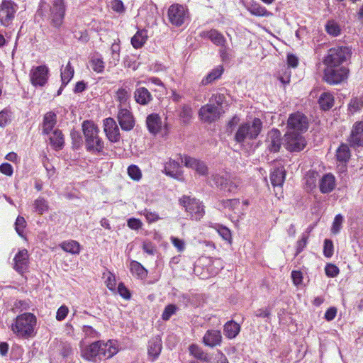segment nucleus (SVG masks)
Wrapping results in <instances>:
<instances>
[{
    "label": "nucleus",
    "mask_w": 363,
    "mask_h": 363,
    "mask_svg": "<svg viewBox=\"0 0 363 363\" xmlns=\"http://www.w3.org/2000/svg\"><path fill=\"white\" fill-rule=\"evenodd\" d=\"M82 130L85 138L86 151L94 154H102L104 143L99 136V129L91 121H84L82 123Z\"/></svg>",
    "instance_id": "1"
},
{
    "label": "nucleus",
    "mask_w": 363,
    "mask_h": 363,
    "mask_svg": "<svg viewBox=\"0 0 363 363\" xmlns=\"http://www.w3.org/2000/svg\"><path fill=\"white\" fill-rule=\"evenodd\" d=\"M36 323V317L33 313H24L16 318L11 330L19 337L28 338L34 336Z\"/></svg>",
    "instance_id": "2"
},
{
    "label": "nucleus",
    "mask_w": 363,
    "mask_h": 363,
    "mask_svg": "<svg viewBox=\"0 0 363 363\" xmlns=\"http://www.w3.org/2000/svg\"><path fill=\"white\" fill-rule=\"evenodd\" d=\"M262 129V122L258 118H255L251 122L241 123L236 130L234 140L239 144H243L246 140L256 139Z\"/></svg>",
    "instance_id": "3"
},
{
    "label": "nucleus",
    "mask_w": 363,
    "mask_h": 363,
    "mask_svg": "<svg viewBox=\"0 0 363 363\" xmlns=\"http://www.w3.org/2000/svg\"><path fill=\"white\" fill-rule=\"evenodd\" d=\"M352 55L351 49L347 46H337L330 48L324 57L325 66H343L342 64L350 60Z\"/></svg>",
    "instance_id": "4"
},
{
    "label": "nucleus",
    "mask_w": 363,
    "mask_h": 363,
    "mask_svg": "<svg viewBox=\"0 0 363 363\" xmlns=\"http://www.w3.org/2000/svg\"><path fill=\"white\" fill-rule=\"evenodd\" d=\"M214 185L221 191L235 194L237 192L239 182L227 172L216 173L211 175Z\"/></svg>",
    "instance_id": "5"
},
{
    "label": "nucleus",
    "mask_w": 363,
    "mask_h": 363,
    "mask_svg": "<svg viewBox=\"0 0 363 363\" xmlns=\"http://www.w3.org/2000/svg\"><path fill=\"white\" fill-rule=\"evenodd\" d=\"M349 69L345 66H326L323 79L330 85L339 84L347 79Z\"/></svg>",
    "instance_id": "6"
},
{
    "label": "nucleus",
    "mask_w": 363,
    "mask_h": 363,
    "mask_svg": "<svg viewBox=\"0 0 363 363\" xmlns=\"http://www.w3.org/2000/svg\"><path fill=\"white\" fill-rule=\"evenodd\" d=\"M179 203L189 213L191 218L196 220H200L204 215L203 206L199 200L191 198L189 196H183L179 199Z\"/></svg>",
    "instance_id": "7"
},
{
    "label": "nucleus",
    "mask_w": 363,
    "mask_h": 363,
    "mask_svg": "<svg viewBox=\"0 0 363 363\" xmlns=\"http://www.w3.org/2000/svg\"><path fill=\"white\" fill-rule=\"evenodd\" d=\"M288 131L303 133L308 128V118L301 112L290 114L287 121Z\"/></svg>",
    "instance_id": "8"
},
{
    "label": "nucleus",
    "mask_w": 363,
    "mask_h": 363,
    "mask_svg": "<svg viewBox=\"0 0 363 363\" xmlns=\"http://www.w3.org/2000/svg\"><path fill=\"white\" fill-rule=\"evenodd\" d=\"M284 146L291 152H298L304 149L306 140L301 133L287 131L285 135Z\"/></svg>",
    "instance_id": "9"
},
{
    "label": "nucleus",
    "mask_w": 363,
    "mask_h": 363,
    "mask_svg": "<svg viewBox=\"0 0 363 363\" xmlns=\"http://www.w3.org/2000/svg\"><path fill=\"white\" fill-rule=\"evenodd\" d=\"M18 6L11 0H3L0 5V23L7 27L14 19Z\"/></svg>",
    "instance_id": "10"
},
{
    "label": "nucleus",
    "mask_w": 363,
    "mask_h": 363,
    "mask_svg": "<svg viewBox=\"0 0 363 363\" xmlns=\"http://www.w3.org/2000/svg\"><path fill=\"white\" fill-rule=\"evenodd\" d=\"M65 11V0H52V4L50 7V23L52 26L60 29L64 21Z\"/></svg>",
    "instance_id": "11"
},
{
    "label": "nucleus",
    "mask_w": 363,
    "mask_h": 363,
    "mask_svg": "<svg viewBox=\"0 0 363 363\" xmlns=\"http://www.w3.org/2000/svg\"><path fill=\"white\" fill-rule=\"evenodd\" d=\"M167 16L172 25L179 27L185 23L188 17L187 10L183 5L174 4L169 7Z\"/></svg>",
    "instance_id": "12"
},
{
    "label": "nucleus",
    "mask_w": 363,
    "mask_h": 363,
    "mask_svg": "<svg viewBox=\"0 0 363 363\" xmlns=\"http://www.w3.org/2000/svg\"><path fill=\"white\" fill-rule=\"evenodd\" d=\"M223 112L222 107H218L209 103L200 108L199 116L201 121L211 123L218 120Z\"/></svg>",
    "instance_id": "13"
},
{
    "label": "nucleus",
    "mask_w": 363,
    "mask_h": 363,
    "mask_svg": "<svg viewBox=\"0 0 363 363\" xmlns=\"http://www.w3.org/2000/svg\"><path fill=\"white\" fill-rule=\"evenodd\" d=\"M266 150L270 153L279 152L282 145L281 133L277 128L270 130L266 136L264 141Z\"/></svg>",
    "instance_id": "14"
},
{
    "label": "nucleus",
    "mask_w": 363,
    "mask_h": 363,
    "mask_svg": "<svg viewBox=\"0 0 363 363\" xmlns=\"http://www.w3.org/2000/svg\"><path fill=\"white\" fill-rule=\"evenodd\" d=\"M49 69L45 65H40L35 67L30 71V81L35 86H43L48 79Z\"/></svg>",
    "instance_id": "15"
},
{
    "label": "nucleus",
    "mask_w": 363,
    "mask_h": 363,
    "mask_svg": "<svg viewBox=\"0 0 363 363\" xmlns=\"http://www.w3.org/2000/svg\"><path fill=\"white\" fill-rule=\"evenodd\" d=\"M117 118L122 130L129 131L135 125L132 112L127 107H119Z\"/></svg>",
    "instance_id": "16"
},
{
    "label": "nucleus",
    "mask_w": 363,
    "mask_h": 363,
    "mask_svg": "<svg viewBox=\"0 0 363 363\" xmlns=\"http://www.w3.org/2000/svg\"><path fill=\"white\" fill-rule=\"evenodd\" d=\"M104 129L108 140L116 143L120 140V131L116 122L113 118H107L104 120Z\"/></svg>",
    "instance_id": "17"
},
{
    "label": "nucleus",
    "mask_w": 363,
    "mask_h": 363,
    "mask_svg": "<svg viewBox=\"0 0 363 363\" xmlns=\"http://www.w3.org/2000/svg\"><path fill=\"white\" fill-rule=\"evenodd\" d=\"M181 161L186 167L195 170L199 174L202 176L208 174V169L203 161L186 155L184 158L181 157Z\"/></svg>",
    "instance_id": "18"
},
{
    "label": "nucleus",
    "mask_w": 363,
    "mask_h": 363,
    "mask_svg": "<svg viewBox=\"0 0 363 363\" xmlns=\"http://www.w3.org/2000/svg\"><path fill=\"white\" fill-rule=\"evenodd\" d=\"M142 83L138 82L137 86ZM133 97L135 102L141 106H147L153 101V96L151 92L144 86H137L134 93Z\"/></svg>",
    "instance_id": "19"
},
{
    "label": "nucleus",
    "mask_w": 363,
    "mask_h": 363,
    "mask_svg": "<svg viewBox=\"0 0 363 363\" xmlns=\"http://www.w3.org/2000/svg\"><path fill=\"white\" fill-rule=\"evenodd\" d=\"M29 255L28 251H18L13 258V269L23 274L28 269Z\"/></svg>",
    "instance_id": "20"
},
{
    "label": "nucleus",
    "mask_w": 363,
    "mask_h": 363,
    "mask_svg": "<svg viewBox=\"0 0 363 363\" xmlns=\"http://www.w3.org/2000/svg\"><path fill=\"white\" fill-rule=\"evenodd\" d=\"M349 143L352 147H363V121L354 123Z\"/></svg>",
    "instance_id": "21"
},
{
    "label": "nucleus",
    "mask_w": 363,
    "mask_h": 363,
    "mask_svg": "<svg viewBox=\"0 0 363 363\" xmlns=\"http://www.w3.org/2000/svg\"><path fill=\"white\" fill-rule=\"evenodd\" d=\"M200 36L203 38L209 39L214 45L220 47H225L226 39L224 35L216 29L203 30L200 33Z\"/></svg>",
    "instance_id": "22"
},
{
    "label": "nucleus",
    "mask_w": 363,
    "mask_h": 363,
    "mask_svg": "<svg viewBox=\"0 0 363 363\" xmlns=\"http://www.w3.org/2000/svg\"><path fill=\"white\" fill-rule=\"evenodd\" d=\"M162 349V339L159 335L152 337L147 345V353L152 360H155L161 353Z\"/></svg>",
    "instance_id": "23"
},
{
    "label": "nucleus",
    "mask_w": 363,
    "mask_h": 363,
    "mask_svg": "<svg viewBox=\"0 0 363 363\" xmlns=\"http://www.w3.org/2000/svg\"><path fill=\"white\" fill-rule=\"evenodd\" d=\"M246 9L253 16L259 17H268L272 13L256 1L252 0L245 4Z\"/></svg>",
    "instance_id": "24"
},
{
    "label": "nucleus",
    "mask_w": 363,
    "mask_h": 363,
    "mask_svg": "<svg viewBox=\"0 0 363 363\" xmlns=\"http://www.w3.org/2000/svg\"><path fill=\"white\" fill-rule=\"evenodd\" d=\"M164 172L172 178L181 180L182 179V170L180 163L174 160H169L164 164Z\"/></svg>",
    "instance_id": "25"
},
{
    "label": "nucleus",
    "mask_w": 363,
    "mask_h": 363,
    "mask_svg": "<svg viewBox=\"0 0 363 363\" xmlns=\"http://www.w3.org/2000/svg\"><path fill=\"white\" fill-rule=\"evenodd\" d=\"M222 341V335L219 330H208L203 337V342L205 345L214 347L220 345Z\"/></svg>",
    "instance_id": "26"
},
{
    "label": "nucleus",
    "mask_w": 363,
    "mask_h": 363,
    "mask_svg": "<svg viewBox=\"0 0 363 363\" xmlns=\"http://www.w3.org/2000/svg\"><path fill=\"white\" fill-rule=\"evenodd\" d=\"M335 187V177L331 173L324 174L319 181V189L321 193L328 194Z\"/></svg>",
    "instance_id": "27"
},
{
    "label": "nucleus",
    "mask_w": 363,
    "mask_h": 363,
    "mask_svg": "<svg viewBox=\"0 0 363 363\" xmlns=\"http://www.w3.org/2000/svg\"><path fill=\"white\" fill-rule=\"evenodd\" d=\"M286 171L283 165L279 164L270 173L271 183L274 186H281L284 182Z\"/></svg>",
    "instance_id": "28"
},
{
    "label": "nucleus",
    "mask_w": 363,
    "mask_h": 363,
    "mask_svg": "<svg viewBox=\"0 0 363 363\" xmlns=\"http://www.w3.org/2000/svg\"><path fill=\"white\" fill-rule=\"evenodd\" d=\"M162 119L157 113H151L147 116L146 125L149 132L152 135L157 134L162 128Z\"/></svg>",
    "instance_id": "29"
},
{
    "label": "nucleus",
    "mask_w": 363,
    "mask_h": 363,
    "mask_svg": "<svg viewBox=\"0 0 363 363\" xmlns=\"http://www.w3.org/2000/svg\"><path fill=\"white\" fill-rule=\"evenodd\" d=\"M101 344V340L96 341L91 343L84 350H82V357L89 361H94L96 357H99V349H100V345Z\"/></svg>",
    "instance_id": "30"
},
{
    "label": "nucleus",
    "mask_w": 363,
    "mask_h": 363,
    "mask_svg": "<svg viewBox=\"0 0 363 363\" xmlns=\"http://www.w3.org/2000/svg\"><path fill=\"white\" fill-rule=\"evenodd\" d=\"M189 351L191 355L200 361L211 362L212 360V357L207 352H204L202 348L196 344L190 345L189 347Z\"/></svg>",
    "instance_id": "31"
},
{
    "label": "nucleus",
    "mask_w": 363,
    "mask_h": 363,
    "mask_svg": "<svg viewBox=\"0 0 363 363\" xmlns=\"http://www.w3.org/2000/svg\"><path fill=\"white\" fill-rule=\"evenodd\" d=\"M57 123V116L54 112L50 111L45 114L43 122V133L48 135L53 130Z\"/></svg>",
    "instance_id": "32"
},
{
    "label": "nucleus",
    "mask_w": 363,
    "mask_h": 363,
    "mask_svg": "<svg viewBox=\"0 0 363 363\" xmlns=\"http://www.w3.org/2000/svg\"><path fill=\"white\" fill-rule=\"evenodd\" d=\"M325 30L332 37H338L342 33V26L334 19H329L326 21Z\"/></svg>",
    "instance_id": "33"
},
{
    "label": "nucleus",
    "mask_w": 363,
    "mask_h": 363,
    "mask_svg": "<svg viewBox=\"0 0 363 363\" xmlns=\"http://www.w3.org/2000/svg\"><path fill=\"white\" fill-rule=\"evenodd\" d=\"M130 98V91L129 88L121 87L119 88L116 93V99L119 102L118 108L119 107H127L126 105Z\"/></svg>",
    "instance_id": "34"
},
{
    "label": "nucleus",
    "mask_w": 363,
    "mask_h": 363,
    "mask_svg": "<svg viewBox=\"0 0 363 363\" xmlns=\"http://www.w3.org/2000/svg\"><path fill=\"white\" fill-rule=\"evenodd\" d=\"M147 31L145 29L139 30L131 38V44L135 49L141 48L147 40Z\"/></svg>",
    "instance_id": "35"
},
{
    "label": "nucleus",
    "mask_w": 363,
    "mask_h": 363,
    "mask_svg": "<svg viewBox=\"0 0 363 363\" xmlns=\"http://www.w3.org/2000/svg\"><path fill=\"white\" fill-rule=\"evenodd\" d=\"M240 331V325L233 320L227 322L224 325V335L229 339L235 338L238 335Z\"/></svg>",
    "instance_id": "36"
},
{
    "label": "nucleus",
    "mask_w": 363,
    "mask_h": 363,
    "mask_svg": "<svg viewBox=\"0 0 363 363\" xmlns=\"http://www.w3.org/2000/svg\"><path fill=\"white\" fill-rule=\"evenodd\" d=\"M320 107L323 111L330 109L334 104V97L329 92H323L318 99Z\"/></svg>",
    "instance_id": "37"
},
{
    "label": "nucleus",
    "mask_w": 363,
    "mask_h": 363,
    "mask_svg": "<svg viewBox=\"0 0 363 363\" xmlns=\"http://www.w3.org/2000/svg\"><path fill=\"white\" fill-rule=\"evenodd\" d=\"M50 143L55 150H59L64 147L65 141L62 131L56 129L50 138Z\"/></svg>",
    "instance_id": "38"
},
{
    "label": "nucleus",
    "mask_w": 363,
    "mask_h": 363,
    "mask_svg": "<svg viewBox=\"0 0 363 363\" xmlns=\"http://www.w3.org/2000/svg\"><path fill=\"white\" fill-rule=\"evenodd\" d=\"M223 72V67L221 65L213 69L201 81L202 85H207L220 77Z\"/></svg>",
    "instance_id": "39"
},
{
    "label": "nucleus",
    "mask_w": 363,
    "mask_h": 363,
    "mask_svg": "<svg viewBox=\"0 0 363 363\" xmlns=\"http://www.w3.org/2000/svg\"><path fill=\"white\" fill-rule=\"evenodd\" d=\"M350 150L347 145L341 144L336 151L337 161L346 163L350 160Z\"/></svg>",
    "instance_id": "40"
},
{
    "label": "nucleus",
    "mask_w": 363,
    "mask_h": 363,
    "mask_svg": "<svg viewBox=\"0 0 363 363\" xmlns=\"http://www.w3.org/2000/svg\"><path fill=\"white\" fill-rule=\"evenodd\" d=\"M192 108L189 105H182L179 111V116L184 123H188L192 118Z\"/></svg>",
    "instance_id": "41"
},
{
    "label": "nucleus",
    "mask_w": 363,
    "mask_h": 363,
    "mask_svg": "<svg viewBox=\"0 0 363 363\" xmlns=\"http://www.w3.org/2000/svg\"><path fill=\"white\" fill-rule=\"evenodd\" d=\"M74 69L71 66L70 62H68L65 68L62 70L61 69V80L63 82V86H67L69 81L72 79L74 76Z\"/></svg>",
    "instance_id": "42"
},
{
    "label": "nucleus",
    "mask_w": 363,
    "mask_h": 363,
    "mask_svg": "<svg viewBox=\"0 0 363 363\" xmlns=\"http://www.w3.org/2000/svg\"><path fill=\"white\" fill-rule=\"evenodd\" d=\"M34 211L38 214H43L48 211V204L46 200L43 198L37 199L33 203Z\"/></svg>",
    "instance_id": "43"
},
{
    "label": "nucleus",
    "mask_w": 363,
    "mask_h": 363,
    "mask_svg": "<svg viewBox=\"0 0 363 363\" xmlns=\"http://www.w3.org/2000/svg\"><path fill=\"white\" fill-rule=\"evenodd\" d=\"M130 269L133 274L137 275L138 277H143L146 275L147 271L143 266L137 261L130 262Z\"/></svg>",
    "instance_id": "44"
},
{
    "label": "nucleus",
    "mask_w": 363,
    "mask_h": 363,
    "mask_svg": "<svg viewBox=\"0 0 363 363\" xmlns=\"http://www.w3.org/2000/svg\"><path fill=\"white\" fill-rule=\"evenodd\" d=\"M240 204L238 199L222 200L219 202L218 206L220 208L229 209L231 211L235 210Z\"/></svg>",
    "instance_id": "45"
},
{
    "label": "nucleus",
    "mask_w": 363,
    "mask_h": 363,
    "mask_svg": "<svg viewBox=\"0 0 363 363\" xmlns=\"http://www.w3.org/2000/svg\"><path fill=\"white\" fill-rule=\"evenodd\" d=\"M179 310V308L174 304H168L165 306L162 314V319L164 321H167L170 319V318L174 315L177 311Z\"/></svg>",
    "instance_id": "46"
},
{
    "label": "nucleus",
    "mask_w": 363,
    "mask_h": 363,
    "mask_svg": "<svg viewBox=\"0 0 363 363\" xmlns=\"http://www.w3.org/2000/svg\"><path fill=\"white\" fill-rule=\"evenodd\" d=\"M12 112L10 109L4 108L0 111V127H5L11 121Z\"/></svg>",
    "instance_id": "47"
},
{
    "label": "nucleus",
    "mask_w": 363,
    "mask_h": 363,
    "mask_svg": "<svg viewBox=\"0 0 363 363\" xmlns=\"http://www.w3.org/2000/svg\"><path fill=\"white\" fill-rule=\"evenodd\" d=\"M93 70L97 73H102L104 70V62L101 57H93L90 61Z\"/></svg>",
    "instance_id": "48"
},
{
    "label": "nucleus",
    "mask_w": 363,
    "mask_h": 363,
    "mask_svg": "<svg viewBox=\"0 0 363 363\" xmlns=\"http://www.w3.org/2000/svg\"><path fill=\"white\" fill-rule=\"evenodd\" d=\"M129 177L135 181H139L142 177V173L140 168L135 164H131L128 168Z\"/></svg>",
    "instance_id": "49"
},
{
    "label": "nucleus",
    "mask_w": 363,
    "mask_h": 363,
    "mask_svg": "<svg viewBox=\"0 0 363 363\" xmlns=\"http://www.w3.org/2000/svg\"><path fill=\"white\" fill-rule=\"evenodd\" d=\"M118 294L124 299L130 300L131 298L130 291L125 286L123 282H120L116 289Z\"/></svg>",
    "instance_id": "50"
},
{
    "label": "nucleus",
    "mask_w": 363,
    "mask_h": 363,
    "mask_svg": "<svg viewBox=\"0 0 363 363\" xmlns=\"http://www.w3.org/2000/svg\"><path fill=\"white\" fill-rule=\"evenodd\" d=\"M145 83L146 84L151 83V84H155V85L158 86L157 89H152V88L150 87V89L152 91L162 92L165 89V87H164V85L163 82L159 78H157V77H149L147 79V81Z\"/></svg>",
    "instance_id": "51"
},
{
    "label": "nucleus",
    "mask_w": 363,
    "mask_h": 363,
    "mask_svg": "<svg viewBox=\"0 0 363 363\" xmlns=\"http://www.w3.org/2000/svg\"><path fill=\"white\" fill-rule=\"evenodd\" d=\"M62 250H79V243L73 240L64 241L60 244Z\"/></svg>",
    "instance_id": "52"
},
{
    "label": "nucleus",
    "mask_w": 363,
    "mask_h": 363,
    "mask_svg": "<svg viewBox=\"0 0 363 363\" xmlns=\"http://www.w3.org/2000/svg\"><path fill=\"white\" fill-rule=\"evenodd\" d=\"M342 221L343 217L342 216V215L337 214L335 216L331 228V232L333 234H337L340 232Z\"/></svg>",
    "instance_id": "53"
},
{
    "label": "nucleus",
    "mask_w": 363,
    "mask_h": 363,
    "mask_svg": "<svg viewBox=\"0 0 363 363\" xmlns=\"http://www.w3.org/2000/svg\"><path fill=\"white\" fill-rule=\"evenodd\" d=\"M23 353L22 347L19 345H13L10 352V358L12 360H18L21 358Z\"/></svg>",
    "instance_id": "54"
},
{
    "label": "nucleus",
    "mask_w": 363,
    "mask_h": 363,
    "mask_svg": "<svg viewBox=\"0 0 363 363\" xmlns=\"http://www.w3.org/2000/svg\"><path fill=\"white\" fill-rule=\"evenodd\" d=\"M225 101V96L222 94H213L209 99L210 104H213L216 106L221 107Z\"/></svg>",
    "instance_id": "55"
},
{
    "label": "nucleus",
    "mask_w": 363,
    "mask_h": 363,
    "mask_svg": "<svg viewBox=\"0 0 363 363\" xmlns=\"http://www.w3.org/2000/svg\"><path fill=\"white\" fill-rule=\"evenodd\" d=\"M26 227V220L24 218L21 216H18L15 223V228L17 233L23 237V230Z\"/></svg>",
    "instance_id": "56"
},
{
    "label": "nucleus",
    "mask_w": 363,
    "mask_h": 363,
    "mask_svg": "<svg viewBox=\"0 0 363 363\" xmlns=\"http://www.w3.org/2000/svg\"><path fill=\"white\" fill-rule=\"evenodd\" d=\"M325 271L328 277H335L339 274V269L333 264H328Z\"/></svg>",
    "instance_id": "57"
},
{
    "label": "nucleus",
    "mask_w": 363,
    "mask_h": 363,
    "mask_svg": "<svg viewBox=\"0 0 363 363\" xmlns=\"http://www.w3.org/2000/svg\"><path fill=\"white\" fill-rule=\"evenodd\" d=\"M106 284L107 288L110 291H113V293L116 292V280L115 276L113 274L109 273V275L106 278Z\"/></svg>",
    "instance_id": "58"
},
{
    "label": "nucleus",
    "mask_w": 363,
    "mask_h": 363,
    "mask_svg": "<svg viewBox=\"0 0 363 363\" xmlns=\"http://www.w3.org/2000/svg\"><path fill=\"white\" fill-rule=\"evenodd\" d=\"M291 279L296 286H299L303 281V274L299 270H293L291 272Z\"/></svg>",
    "instance_id": "59"
},
{
    "label": "nucleus",
    "mask_w": 363,
    "mask_h": 363,
    "mask_svg": "<svg viewBox=\"0 0 363 363\" xmlns=\"http://www.w3.org/2000/svg\"><path fill=\"white\" fill-rule=\"evenodd\" d=\"M128 226L133 230H138L142 227V222L140 219L135 218H130L127 220Z\"/></svg>",
    "instance_id": "60"
},
{
    "label": "nucleus",
    "mask_w": 363,
    "mask_h": 363,
    "mask_svg": "<svg viewBox=\"0 0 363 363\" xmlns=\"http://www.w3.org/2000/svg\"><path fill=\"white\" fill-rule=\"evenodd\" d=\"M71 137L74 146L76 148L80 147L83 143L82 135L78 132L73 131L71 133Z\"/></svg>",
    "instance_id": "61"
},
{
    "label": "nucleus",
    "mask_w": 363,
    "mask_h": 363,
    "mask_svg": "<svg viewBox=\"0 0 363 363\" xmlns=\"http://www.w3.org/2000/svg\"><path fill=\"white\" fill-rule=\"evenodd\" d=\"M68 312L69 309L66 306H61L57 311L56 319L59 321L63 320L67 317Z\"/></svg>",
    "instance_id": "62"
},
{
    "label": "nucleus",
    "mask_w": 363,
    "mask_h": 363,
    "mask_svg": "<svg viewBox=\"0 0 363 363\" xmlns=\"http://www.w3.org/2000/svg\"><path fill=\"white\" fill-rule=\"evenodd\" d=\"M112 9L119 13H123L125 11V6L122 1L121 0H114L111 3Z\"/></svg>",
    "instance_id": "63"
},
{
    "label": "nucleus",
    "mask_w": 363,
    "mask_h": 363,
    "mask_svg": "<svg viewBox=\"0 0 363 363\" xmlns=\"http://www.w3.org/2000/svg\"><path fill=\"white\" fill-rule=\"evenodd\" d=\"M0 172L6 176H11L13 173V169L11 164L5 162L0 165Z\"/></svg>",
    "instance_id": "64"
}]
</instances>
